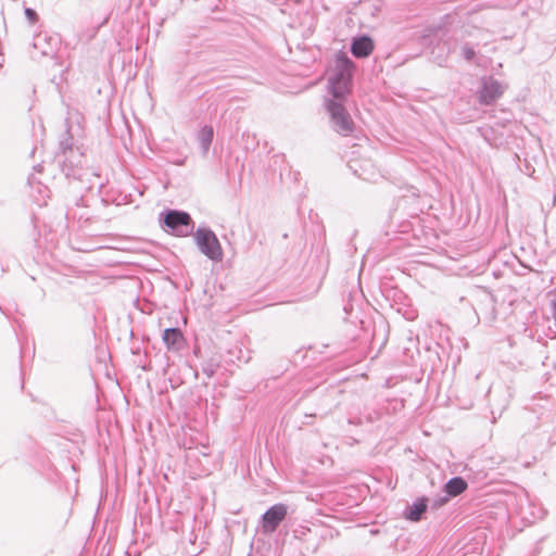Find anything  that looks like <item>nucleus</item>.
<instances>
[{
  "instance_id": "nucleus-17",
  "label": "nucleus",
  "mask_w": 556,
  "mask_h": 556,
  "mask_svg": "<svg viewBox=\"0 0 556 556\" xmlns=\"http://www.w3.org/2000/svg\"><path fill=\"white\" fill-rule=\"evenodd\" d=\"M61 156L64 159L71 150H75L72 144V138L66 134V138L60 141Z\"/></svg>"
},
{
  "instance_id": "nucleus-5",
  "label": "nucleus",
  "mask_w": 556,
  "mask_h": 556,
  "mask_svg": "<svg viewBox=\"0 0 556 556\" xmlns=\"http://www.w3.org/2000/svg\"><path fill=\"white\" fill-rule=\"evenodd\" d=\"M288 514V506L282 503H278L269 507L262 516L261 527L263 533L270 534L277 530L280 522L286 518Z\"/></svg>"
},
{
  "instance_id": "nucleus-6",
  "label": "nucleus",
  "mask_w": 556,
  "mask_h": 556,
  "mask_svg": "<svg viewBox=\"0 0 556 556\" xmlns=\"http://www.w3.org/2000/svg\"><path fill=\"white\" fill-rule=\"evenodd\" d=\"M504 87L492 77L482 80L481 90L479 92V102L483 105H491L502 97Z\"/></svg>"
},
{
  "instance_id": "nucleus-1",
  "label": "nucleus",
  "mask_w": 556,
  "mask_h": 556,
  "mask_svg": "<svg viewBox=\"0 0 556 556\" xmlns=\"http://www.w3.org/2000/svg\"><path fill=\"white\" fill-rule=\"evenodd\" d=\"M352 70L353 62L346 55L339 54L334 72L328 78V87L332 96L329 101H344L351 91Z\"/></svg>"
},
{
  "instance_id": "nucleus-18",
  "label": "nucleus",
  "mask_w": 556,
  "mask_h": 556,
  "mask_svg": "<svg viewBox=\"0 0 556 556\" xmlns=\"http://www.w3.org/2000/svg\"><path fill=\"white\" fill-rule=\"evenodd\" d=\"M49 38L47 35H43V34H39L35 37V41H34V47L36 49H41V53L45 54V55H48L50 52L42 49V42L43 41H47Z\"/></svg>"
},
{
  "instance_id": "nucleus-8",
  "label": "nucleus",
  "mask_w": 556,
  "mask_h": 556,
  "mask_svg": "<svg viewBox=\"0 0 556 556\" xmlns=\"http://www.w3.org/2000/svg\"><path fill=\"white\" fill-rule=\"evenodd\" d=\"M348 165L350 169L363 180L376 181L379 177V173L370 160H350Z\"/></svg>"
},
{
  "instance_id": "nucleus-15",
  "label": "nucleus",
  "mask_w": 556,
  "mask_h": 556,
  "mask_svg": "<svg viewBox=\"0 0 556 556\" xmlns=\"http://www.w3.org/2000/svg\"><path fill=\"white\" fill-rule=\"evenodd\" d=\"M28 182H29L33 191H37V193H38V195L33 193L35 201L39 205H46L47 199L49 198L50 190L40 182L34 184L33 178H29Z\"/></svg>"
},
{
  "instance_id": "nucleus-12",
  "label": "nucleus",
  "mask_w": 556,
  "mask_h": 556,
  "mask_svg": "<svg viewBox=\"0 0 556 556\" xmlns=\"http://www.w3.org/2000/svg\"><path fill=\"white\" fill-rule=\"evenodd\" d=\"M163 341L168 350L178 351L184 343L182 332L178 328H167L163 332Z\"/></svg>"
},
{
  "instance_id": "nucleus-2",
  "label": "nucleus",
  "mask_w": 556,
  "mask_h": 556,
  "mask_svg": "<svg viewBox=\"0 0 556 556\" xmlns=\"http://www.w3.org/2000/svg\"><path fill=\"white\" fill-rule=\"evenodd\" d=\"M327 112L330 117L331 128L341 136H352L355 131V123L350 113L340 101H327Z\"/></svg>"
},
{
  "instance_id": "nucleus-7",
  "label": "nucleus",
  "mask_w": 556,
  "mask_h": 556,
  "mask_svg": "<svg viewBox=\"0 0 556 556\" xmlns=\"http://www.w3.org/2000/svg\"><path fill=\"white\" fill-rule=\"evenodd\" d=\"M464 34L453 37L446 42L447 51L448 53L457 54L467 62H471L476 56V46L464 41Z\"/></svg>"
},
{
  "instance_id": "nucleus-9",
  "label": "nucleus",
  "mask_w": 556,
  "mask_h": 556,
  "mask_svg": "<svg viewBox=\"0 0 556 556\" xmlns=\"http://www.w3.org/2000/svg\"><path fill=\"white\" fill-rule=\"evenodd\" d=\"M83 161L84 153L78 148L71 150V153L62 159V169L67 177L75 176V168L80 167L83 165Z\"/></svg>"
},
{
  "instance_id": "nucleus-4",
  "label": "nucleus",
  "mask_w": 556,
  "mask_h": 556,
  "mask_svg": "<svg viewBox=\"0 0 556 556\" xmlns=\"http://www.w3.org/2000/svg\"><path fill=\"white\" fill-rule=\"evenodd\" d=\"M164 224L176 236L187 237L192 233L194 223L187 212L170 210L164 216Z\"/></svg>"
},
{
  "instance_id": "nucleus-16",
  "label": "nucleus",
  "mask_w": 556,
  "mask_h": 556,
  "mask_svg": "<svg viewBox=\"0 0 556 556\" xmlns=\"http://www.w3.org/2000/svg\"><path fill=\"white\" fill-rule=\"evenodd\" d=\"M197 540H198V536L194 534L193 531H191L188 535V543L189 545H186L184 548H185V553L188 555V556H198L202 548L200 545H197Z\"/></svg>"
},
{
  "instance_id": "nucleus-10",
  "label": "nucleus",
  "mask_w": 556,
  "mask_h": 556,
  "mask_svg": "<svg viewBox=\"0 0 556 556\" xmlns=\"http://www.w3.org/2000/svg\"><path fill=\"white\" fill-rule=\"evenodd\" d=\"M467 486V482L462 477H454L450 479L444 485V491L447 496L441 497L439 500V505H444L448 501V496H457L462 494Z\"/></svg>"
},
{
  "instance_id": "nucleus-19",
  "label": "nucleus",
  "mask_w": 556,
  "mask_h": 556,
  "mask_svg": "<svg viewBox=\"0 0 556 556\" xmlns=\"http://www.w3.org/2000/svg\"><path fill=\"white\" fill-rule=\"evenodd\" d=\"M25 16L26 18L31 23H36L37 20H38V14L37 12L34 10V9H30V8H26L25 9Z\"/></svg>"
},
{
  "instance_id": "nucleus-3",
  "label": "nucleus",
  "mask_w": 556,
  "mask_h": 556,
  "mask_svg": "<svg viewBox=\"0 0 556 556\" xmlns=\"http://www.w3.org/2000/svg\"><path fill=\"white\" fill-rule=\"evenodd\" d=\"M195 244L200 252L213 262H222L224 257L223 248L213 230L199 227L193 233Z\"/></svg>"
},
{
  "instance_id": "nucleus-20",
  "label": "nucleus",
  "mask_w": 556,
  "mask_h": 556,
  "mask_svg": "<svg viewBox=\"0 0 556 556\" xmlns=\"http://www.w3.org/2000/svg\"><path fill=\"white\" fill-rule=\"evenodd\" d=\"M203 372L208 377H213L216 370V365L208 363L202 367Z\"/></svg>"
},
{
  "instance_id": "nucleus-14",
  "label": "nucleus",
  "mask_w": 556,
  "mask_h": 556,
  "mask_svg": "<svg viewBox=\"0 0 556 556\" xmlns=\"http://www.w3.org/2000/svg\"><path fill=\"white\" fill-rule=\"evenodd\" d=\"M214 137V129L212 126H204L198 134V141L202 149L203 154L210 150Z\"/></svg>"
},
{
  "instance_id": "nucleus-11",
  "label": "nucleus",
  "mask_w": 556,
  "mask_h": 556,
  "mask_svg": "<svg viewBox=\"0 0 556 556\" xmlns=\"http://www.w3.org/2000/svg\"><path fill=\"white\" fill-rule=\"evenodd\" d=\"M374 49V42L368 36L355 38L351 45V52L355 58H366Z\"/></svg>"
},
{
  "instance_id": "nucleus-13",
  "label": "nucleus",
  "mask_w": 556,
  "mask_h": 556,
  "mask_svg": "<svg viewBox=\"0 0 556 556\" xmlns=\"http://www.w3.org/2000/svg\"><path fill=\"white\" fill-rule=\"evenodd\" d=\"M427 510V500L419 498L409 506L408 511L406 513V518L410 521H419Z\"/></svg>"
}]
</instances>
